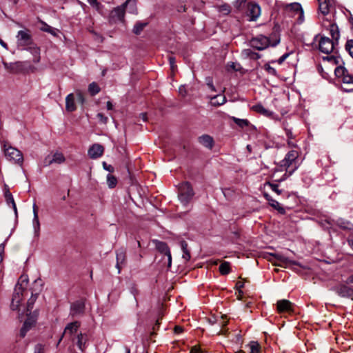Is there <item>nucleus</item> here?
Listing matches in <instances>:
<instances>
[{"instance_id": "56", "label": "nucleus", "mask_w": 353, "mask_h": 353, "mask_svg": "<svg viewBox=\"0 0 353 353\" xmlns=\"http://www.w3.org/2000/svg\"><path fill=\"white\" fill-rule=\"evenodd\" d=\"M333 222L334 221H331V220H325V223H322V225L323 227L325 228H329L330 227H331L332 225H333Z\"/></svg>"}, {"instance_id": "31", "label": "nucleus", "mask_w": 353, "mask_h": 353, "mask_svg": "<svg viewBox=\"0 0 353 353\" xmlns=\"http://www.w3.org/2000/svg\"><path fill=\"white\" fill-rule=\"evenodd\" d=\"M336 224L343 230H351L353 227V225L349 221L341 218L336 221Z\"/></svg>"}, {"instance_id": "26", "label": "nucleus", "mask_w": 353, "mask_h": 353, "mask_svg": "<svg viewBox=\"0 0 353 353\" xmlns=\"http://www.w3.org/2000/svg\"><path fill=\"white\" fill-rule=\"evenodd\" d=\"M329 31L332 39L335 40L336 43H338L340 33L337 25L336 23H330L329 26Z\"/></svg>"}, {"instance_id": "33", "label": "nucleus", "mask_w": 353, "mask_h": 353, "mask_svg": "<svg viewBox=\"0 0 353 353\" xmlns=\"http://www.w3.org/2000/svg\"><path fill=\"white\" fill-rule=\"evenodd\" d=\"M32 227L34 229V236L38 238L40 236V222L39 217H33Z\"/></svg>"}, {"instance_id": "13", "label": "nucleus", "mask_w": 353, "mask_h": 353, "mask_svg": "<svg viewBox=\"0 0 353 353\" xmlns=\"http://www.w3.org/2000/svg\"><path fill=\"white\" fill-rule=\"evenodd\" d=\"M248 16L250 17V20L255 21L261 14L260 6L254 3H249L248 4Z\"/></svg>"}, {"instance_id": "39", "label": "nucleus", "mask_w": 353, "mask_h": 353, "mask_svg": "<svg viewBox=\"0 0 353 353\" xmlns=\"http://www.w3.org/2000/svg\"><path fill=\"white\" fill-rule=\"evenodd\" d=\"M347 70L344 67H337L335 69V74L337 77L341 78V79L344 77L345 74L347 73Z\"/></svg>"}, {"instance_id": "32", "label": "nucleus", "mask_w": 353, "mask_h": 353, "mask_svg": "<svg viewBox=\"0 0 353 353\" xmlns=\"http://www.w3.org/2000/svg\"><path fill=\"white\" fill-rule=\"evenodd\" d=\"M136 2L137 0H126L124 3L125 8L128 7V11L130 13H137Z\"/></svg>"}, {"instance_id": "64", "label": "nucleus", "mask_w": 353, "mask_h": 353, "mask_svg": "<svg viewBox=\"0 0 353 353\" xmlns=\"http://www.w3.org/2000/svg\"><path fill=\"white\" fill-rule=\"evenodd\" d=\"M345 283L346 284L353 283V275H351L348 278H347V279L345 280Z\"/></svg>"}, {"instance_id": "21", "label": "nucleus", "mask_w": 353, "mask_h": 353, "mask_svg": "<svg viewBox=\"0 0 353 353\" xmlns=\"http://www.w3.org/2000/svg\"><path fill=\"white\" fill-rule=\"evenodd\" d=\"M333 4V0H323V1L319 3V8L320 12L324 15L327 14L330 12V8L332 6Z\"/></svg>"}, {"instance_id": "20", "label": "nucleus", "mask_w": 353, "mask_h": 353, "mask_svg": "<svg viewBox=\"0 0 353 353\" xmlns=\"http://www.w3.org/2000/svg\"><path fill=\"white\" fill-rule=\"evenodd\" d=\"M88 336L86 334L80 333L77 337V345L81 351H84L86 347Z\"/></svg>"}, {"instance_id": "52", "label": "nucleus", "mask_w": 353, "mask_h": 353, "mask_svg": "<svg viewBox=\"0 0 353 353\" xmlns=\"http://www.w3.org/2000/svg\"><path fill=\"white\" fill-rule=\"evenodd\" d=\"M77 94V101L81 103V104H83L85 102V98L83 95V94L80 91H77L76 92Z\"/></svg>"}, {"instance_id": "25", "label": "nucleus", "mask_w": 353, "mask_h": 353, "mask_svg": "<svg viewBox=\"0 0 353 353\" xmlns=\"http://www.w3.org/2000/svg\"><path fill=\"white\" fill-rule=\"evenodd\" d=\"M116 258H117L116 267L119 270L118 272L119 273L120 270H121V265L124 263V262L125 261V252L123 249L117 250Z\"/></svg>"}, {"instance_id": "11", "label": "nucleus", "mask_w": 353, "mask_h": 353, "mask_svg": "<svg viewBox=\"0 0 353 353\" xmlns=\"http://www.w3.org/2000/svg\"><path fill=\"white\" fill-rule=\"evenodd\" d=\"M80 327V323L79 321H74L68 323L64 330L63 333L61 336L57 345H59L65 335H69L71 336L73 334L76 333Z\"/></svg>"}, {"instance_id": "15", "label": "nucleus", "mask_w": 353, "mask_h": 353, "mask_svg": "<svg viewBox=\"0 0 353 353\" xmlns=\"http://www.w3.org/2000/svg\"><path fill=\"white\" fill-rule=\"evenodd\" d=\"M104 148L100 144H94L88 150V155L91 159H97L103 154Z\"/></svg>"}, {"instance_id": "1", "label": "nucleus", "mask_w": 353, "mask_h": 353, "mask_svg": "<svg viewBox=\"0 0 353 353\" xmlns=\"http://www.w3.org/2000/svg\"><path fill=\"white\" fill-rule=\"evenodd\" d=\"M28 282V276L21 275L18 283L15 285L14 292L12 299L11 309L17 310L23 301V292L26 290Z\"/></svg>"}, {"instance_id": "50", "label": "nucleus", "mask_w": 353, "mask_h": 353, "mask_svg": "<svg viewBox=\"0 0 353 353\" xmlns=\"http://www.w3.org/2000/svg\"><path fill=\"white\" fill-rule=\"evenodd\" d=\"M5 197L8 203H12L13 202H14V198H13L12 194L10 192L9 190H7L5 192Z\"/></svg>"}, {"instance_id": "60", "label": "nucleus", "mask_w": 353, "mask_h": 353, "mask_svg": "<svg viewBox=\"0 0 353 353\" xmlns=\"http://www.w3.org/2000/svg\"><path fill=\"white\" fill-rule=\"evenodd\" d=\"M221 10L225 14H228L230 11V7L228 5H223L221 8Z\"/></svg>"}, {"instance_id": "10", "label": "nucleus", "mask_w": 353, "mask_h": 353, "mask_svg": "<svg viewBox=\"0 0 353 353\" xmlns=\"http://www.w3.org/2000/svg\"><path fill=\"white\" fill-rule=\"evenodd\" d=\"M345 283L340 284L334 288L336 293L343 298L353 300V288L350 287Z\"/></svg>"}, {"instance_id": "51", "label": "nucleus", "mask_w": 353, "mask_h": 353, "mask_svg": "<svg viewBox=\"0 0 353 353\" xmlns=\"http://www.w3.org/2000/svg\"><path fill=\"white\" fill-rule=\"evenodd\" d=\"M51 155H48L43 160V165L48 166L53 163Z\"/></svg>"}, {"instance_id": "5", "label": "nucleus", "mask_w": 353, "mask_h": 353, "mask_svg": "<svg viewBox=\"0 0 353 353\" xmlns=\"http://www.w3.org/2000/svg\"><path fill=\"white\" fill-rule=\"evenodd\" d=\"M3 148L5 156L8 161L15 163H22L23 157L20 150L10 145L7 146L6 144H4Z\"/></svg>"}, {"instance_id": "22", "label": "nucleus", "mask_w": 353, "mask_h": 353, "mask_svg": "<svg viewBox=\"0 0 353 353\" xmlns=\"http://www.w3.org/2000/svg\"><path fill=\"white\" fill-rule=\"evenodd\" d=\"M210 104L213 106H219L226 102V98L223 94H216L210 97Z\"/></svg>"}, {"instance_id": "62", "label": "nucleus", "mask_w": 353, "mask_h": 353, "mask_svg": "<svg viewBox=\"0 0 353 353\" xmlns=\"http://www.w3.org/2000/svg\"><path fill=\"white\" fill-rule=\"evenodd\" d=\"M285 130L288 139H292L294 138L292 132L290 130L285 128Z\"/></svg>"}, {"instance_id": "19", "label": "nucleus", "mask_w": 353, "mask_h": 353, "mask_svg": "<svg viewBox=\"0 0 353 353\" xmlns=\"http://www.w3.org/2000/svg\"><path fill=\"white\" fill-rule=\"evenodd\" d=\"M270 256L272 257L270 260H275L276 261L280 262L285 265L289 264H296V262L290 261L283 254L279 253L271 254Z\"/></svg>"}, {"instance_id": "61", "label": "nucleus", "mask_w": 353, "mask_h": 353, "mask_svg": "<svg viewBox=\"0 0 353 353\" xmlns=\"http://www.w3.org/2000/svg\"><path fill=\"white\" fill-rule=\"evenodd\" d=\"M169 61H170V64L172 70H174V67H175V65H174L175 64V58L173 57H170Z\"/></svg>"}, {"instance_id": "17", "label": "nucleus", "mask_w": 353, "mask_h": 353, "mask_svg": "<svg viewBox=\"0 0 353 353\" xmlns=\"http://www.w3.org/2000/svg\"><path fill=\"white\" fill-rule=\"evenodd\" d=\"M265 198L268 201L269 204L275 210H276L279 213L284 214L285 213V210L284 208L281 206L280 203L272 199L271 196H270L267 193H264Z\"/></svg>"}, {"instance_id": "12", "label": "nucleus", "mask_w": 353, "mask_h": 353, "mask_svg": "<svg viewBox=\"0 0 353 353\" xmlns=\"http://www.w3.org/2000/svg\"><path fill=\"white\" fill-rule=\"evenodd\" d=\"M156 248L161 253L165 254L168 256V265L170 267L172 263V256L170 249L167 244L164 242L157 240L154 241Z\"/></svg>"}, {"instance_id": "44", "label": "nucleus", "mask_w": 353, "mask_h": 353, "mask_svg": "<svg viewBox=\"0 0 353 353\" xmlns=\"http://www.w3.org/2000/svg\"><path fill=\"white\" fill-rule=\"evenodd\" d=\"M265 185H268L277 194H281L282 192V190L279 189V185L277 184H274L270 182H266Z\"/></svg>"}, {"instance_id": "43", "label": "nucleus", "mask_w": 353, "mask_h": 353, "mask_svg": "<svg viewBox=\"0 0 353 353\" xmlns=\"http://www.w3.org/2000/svg\"><path fill=\"white\" fill-rule=\"evenodd\" d=\"M205 83L210 91H212V92L216 91V90L213 84V79L211 77H208L205 78Z\"/></svg>"}, {"instance_id": "29", "label": "nucleus", "mask_w": 353, "mask_h": 353, "mask_svg": "<svg viewBox=\"0 0 353 353\" xmlns=\"http://www.w3.org/2000/svg\"><path fill=\"white\" fill-rule=\"evenodd\" d=\"M28 50L33 55V62L38 63L40 61V48L36 46H29Z\"/></svg>"}, {"instance_id": "4", "label": "nucleus", "mask_w": 353, "mask_h": 353, "mask_svg": "<svg viewBox=\"0 0 353 353\" xmlns=\"http://www.w3.org/2000/svg\"><path fill=\"white\" fill-rule=\"evenodd\" d=\"M194 196L193 190L188 182L181 183L179 188V199L185 205Z\"/></svg>"}, {"instance_id": "2", "label": "nucleus", "mask_w": 353, "mask_h": 353, "mask_svg": "<svg viewBox=\"0 0 353 353\" xmlns=\"http://www.w3.org/2000/svg\"><path fill=\"white\" fill-rule=\"evenodd\" d=\"M297 157L298 152L296 150H291L288 152L284 159L281 161V166L285 167L286 170H288L292 165L293 162L296 161ZM296 168L297 167H295L292 170H287V172H289V174H287V173H285L282 178L279 180H277V181L281 182L285 180L287 177L291 175Z\"/></svg>"}, {"instance_id": "49", "label": "nucleus", "mask_w": 353, "mask_h": 353, "mask_svg": "<svg viewBox=\"0 0 353 353\" xmlns=\"http://www.w3.org/2000/svg\"><path fill=\"white\" fill-rule=\"evenodd\" d=\"M36 299H37V295L32 294V296L30 297V299L28 301V306H27L28 311L30 310L32 308Z\"/></svg>"}, {"instance_id": "36", "label": "nucleus", "mask_w": 353, "mask_h": 353, "mask_svg": "<svg viewBox=\"0 0 353 353\" xmlns=\"http://www.w3.org/2000/svg\"><path fill=\"white\" fill-rule=\"evenodd\" d=\"M219 271L223 275L229 274L230 272V263L227 261L223 262L219 266Z\"/></svg>"}, {"instance_id": "7", "label": "nucleus", "mask_w": 353, "mask_h": 353, "mask_svg": "<svg viewBox=\"0 0 353 353\" xmlns=\"http://www.w3.org/2000/svg\"><path fill=\"white\" fill-rule=\"evenodd\" d=\"M17 42L18 47L26 49V47L31 46L32 39L30 30H19L17 34Z\"/></svg>"}, {"instance_id": "14", "label": "nucleus", "mask_w": 353, "mask_h": 353, "mask_svg": "<svg viewBox=\"0 0 353 353\" xmlns=\"http://www.w3.org/2000/svg\"><path fill=\"white\" fill-rule=\"evenodd\" d=\"M276 309L279 313L292 312V303L286 299L279 300L276 303Z\"/></svg>"}, {"instance_id": "28", "label": "nucleus", "mask_w": 353, "mask_h": 353, "mask_svg": "<svg viewBox=\"0 0 353 353\" xmlns=\"http://www.w3.org/2000/svg\"><path fill=\"white\" fill-rule=\"evenodd\" d=\"M252 110L266 117H270L273 113L265 109L261 104H256L252 107Z\"/></svg>"}, {"instance_id": "46", "label": "nucleus", "mask_w": 353, "mask_h": 353, "mask_svg": "<svg viewBox=\"0 0 353 353\" xmlns=\"http://www.w3.org/2000/svg\"><path fill=\"white\" fill-rule=\"evenodd\" d=\"M42 30L45 31V32H49V33H50L51 34H52L54 36L57 35V30L55 29V28H53L51 26H48L46 24V27L42 28Z\"/></svg>"}, {"instance_id": "63", "label": "nucleus", "mask_w": 353, "mask_h": 353, "mask_svg": "<svg viewBox=\"0 0 353 353\" xmlns=\"http://www.w3.org/2000/svg\"><path fill=\"white\" fill-rule=\"evenodd\" d=\"M191 353H200L201 352V350L199 347H193L192 349H191V351H190Z\"/></svg>"}, {"instance_id": "53", "label": "nucleus", "mask_w": 353, "mask_h": 353, "mask_svg": "<svg viewBox=\"0 0 353 353\" xmlns=\"http://www.w3.org/2000/svg\"><path fill=\"white\" fill-rule=\"evenodd\" d=\"M97 117L102 123L105 124L108 122V117L104 116L102 113H98Z\"/></svg>"}, {"instance_id": "48", "label": "nucleus", "mask_w": 353, "mask_h": 353, "mask_svg": "<svg viewBox=\"0 0 353 353\" xmlns=\"http://www.w3.org/2000/svg\"><path fill=\"white\" fill-rule=\"evenodd\" d=\"M228 67L234 71H239L241 69L240 64L234 62H230L228 64Z\"/></svg>"}, {"instance_id": "8", "label": "nucleus", "mask_w": 353, "mask_h": 353, "mask_svg": "<svg viewBox=\"0 0 353 353\" xmlns=\"http://www.w3.org/2000/svg\"><path fill=\"white\" fill-rule=\"evenodd\" d=\"M85 300L81 299L73 302L70 305V315L72 317L82 316L85 312Z\"/></svg>"}, {"instance_id": "47", "label": "nucleus", "mask_w": 353, "mask_h": 353, "mask_svg": "<svg viewBox=\"0 0 353 353\" xmlns=\"http://www.w3.org/2000/svg\"><path fill=\"white\" fill-rule=\"evenodd\" d=\"M264 68L270 74L276 76V71L275 68L272 67L270 64H265L264 65Z\"/></svg>"}, {"instance_id": "45", "label": "nucleus", "mask_w": 353, "mask_h": 353, "mask_svg": "<svg viewBox=\"0 0 353 353\" xmlns=\"http://www.w3.org/2000/svg\"><path fill=\"white\" fill-rule=\"evenodd\" d=\"M342 81L344 83H353V76L350 74L348 70L347 73L345 74L344 77L342 79Z\"/></svg>"}, {"instance_id": "3", "label": "nucleus", "mask_w": 353, "mask_h": 353, "mask_svg": "<svg viewBox=\"0 0 353 353\" xmlns=\"http://www.w3.org/2000/svg\"><path fill=\"white\" fill-rule=\"evenodd\" d=\"M279 40H277L273 43H271L270 39L263 35H259L254 38H252L250 41V46L256 48L259 50H263L268 48L269 46H276L279 43Z\"/></svg>"}, {"instance_id": "18", "label": "nucleus", "mask_w": 353, "mask_h": 353, "mask_svg": "<svg viewBox=\"0 0 353 353\" xmlns=\"http://www.w3.org/2000/svg\"><path fill=\"white\" fill-rule=\"evenodd\" d=\"M35 323V321L31 318H28L22 327L21 328L20 330V336L23 338L26 335V333L30 330V328L33 326V325Z\"/></svg>"}, {"instance_id": "9", "label": "nucleus", "mask_w": 353, "mask_h": 353, "mask_svg": "<svg viewBox=\"0 0 353 353\" xmlns=\"http://www.w3.org/2000/svg\"><path fill=\"white\" fill-rule=\"evenodd\" d=\"M336 43V41L330 38L322 37L319 43V50L323 53L330 54L333 51Z\"/></svg>"}, {"instance_id": "30", "label": "nucleus", "mask_w": 353, "mask_h": 353, "mask_svg": "<svg viewBox=\"0 0 353 353\" xmlns=\"http://www.w3.org/2000/svg\"><path fill=\"white\" fill-rule=\"evenodd\" d=\"M181 248L183 252L182 258L188 261L190 259V250L188 248V243L185 241H181L180 243Z\"/></svg>"}, {"instance_id": "37", "label": "nucleus", "mask_w": 353, "mask_h": 353, "mask_svg": "<svg viewBox=\"0 0 353 353\" xmlns=\"http://www.w3.org/2000/svg\"><path fill=\"white\" fill-rule=\"evenodd\" d=\"M88 90L90 94L94 96L100 92V88L95 82H92L89 85Z\"/></svg>"}, {"instance_id": "58", "label": "nucleus", "mask_w": 353, "mask_h": 353, "mask_svg": "<svg viewBox=\"0 0 353 353\" xmlns=\"http://www.w3.org/2000/svg\"><path fill=\"white\" fill-rule=\"evenodd\" d=\"M103 168L110 172L114 171V168L111 165H108L105 162L103 163Z\"/></svg>"}, {"instance_id": "40", "label": "nucleus", "mask_w": 353, "mask_h": 353, "mask_svg": "<svg viewBox=\"0 0 353 353\" xmlns=\"http://www.w3.org/2000/svg\"><path fill=\"white\" fill-rule=\"evenodd\" d=\"M234 123L241 128H244L248 125L249 121L247 119H238L236 117L232 118Z\"/></svg>"}, {"instance_id": "35", "label": "nucleus", "mask_w": 353, "mask_h": 353, "mask_svg": "<svg viewBox=\"0 0 353 353\" xmlns=\"http://www.w3.org/2000/svg\"><path fill=\"white\" fill-rule=\"evenodd\" d=\"M53 163L60 164L65 161V159L63 154L61 152H55L52 155Z\"/></svg>"}, {"instance_id": "57", "label": "nucleus", "mask_w": 353, "mask_h": 353, "mask_svg": "<svg viewBox=\"0 0 353 353\" xmlns=\"http://www.w3.org/2000/svg\"><path fill=\"white\" fill-rule=\"evenodd\" d=\"M243 285H244V284H243V282H241V281H238V282L236 283V289L239 290V294L243 293V292H242V290H241V288H243Z\"/></svg>"}, {"instance_id": "42", "label": "nucleus", "mask_w": 353, "mask_h": 353, "mask_svg": "<svg viewBox=\"0 0 353 353\" xmlns=\"http://www.w3.org/2000/svg\"><path fill=\"white\" fill-rule=\"evenodd\" d=\"M249 345H250L251 353H259L260 346L257 342L252 341V342H250Z\"/></svg>"}, {"instance_id": "34", "label": "nucleus", "mask_w": 353, "mask_h": 353, "mask_svg": "<svg viewBox=\"0 0 353 353\" xmlns=\"http://www.w3.org/2000/svg\"><path fill=\"white\" fill-rule=\"evenodd\" d=\"M147 25H148V23H146V22H141V21L137 22L133 28V32L137 35L140 34L141 32L143 31V30Z\"/></svg>"}, {"instance_id": "16", "label": "nucleus", "mask_w": 353, "mask_h": 353, "mask_svg": "<svg viewBox=\"0 0 353 353\" xmlns=\"http://www.w3.org/2000/svg\"><path fill=\"white\" fill-rule=\"evenodd\" d=\"M198 141L203 146L212 149L214 145L213 138L208 134H203L198 138Z\"/></svg>"}, {"instance_id": "23", "label": "nucleus", "mask_w": 353, "mask_h": 353, "mask_svg": "<svg viewBox=\"0 0 353 353\" xmlns=\"http://www.w3.org/2000/svg\"><path fill=\"white\" fill-rule=\"evenodd\" d=\"M65 109L68 112H73L76 110L74 97L72 93L69 94L65 98Z\"/></svg>"}, {"instance_id": "24", "label": "nucleus", "mask_w": 353, "mask_h": 353, "mask_svg": "<svg viewBox=\"0 0 353 353\" xmlns=\"http://www.w3.org/2000/svg\"><path fill=\"white\" fill-rule=\"evenodd\" d=\"M124 14H125L124 3L122 6L114 8L112 11V17L114 18H117L118 20H120V21H122L123 19Z\"/></svg>"}, {"instance_id": "41", "label": "nucleus", "mask_w": 353, "mask_h": 353, "mask_svg": "<svg viewBox=\"0 0 353 353\" xmlns=\"http://www.w3.org/2000/svg\"><path fill=\"white\" fill-rule=\"evenodd\" d=\"M345 48L349 54L353 58V39L347 40Z\"/></svg>"}, {"instance_id": "54", "label": "nucleus", "mask_w": 353, "mask_h": 353, "mask_svg": "<svg viewBox=\"0 0 353 353\" xmlns=\"http://www.w3.org/2000/svg\"><path fill=\"white\" fill-rule=\"evenodd\" d=\"M5 245L4 243L0 244V263L3 261L4 254Z\"/></svg>"}, {"instance_id": "38", "label": "nucleus", "mask_w": 353, "mask_h": 353, "mask_svg": "<svg viewBox=\"0 0 353 353\" xmlns=\"http://www.w3.org/2000/svg\"><path fill=\"white\" fill-rule=\"evenodd\" d=\"M107 183L110 188H113L117 185V178L114 176L109 174L107 176Z\"/></svg>"}, {"instance_id": "6", "label": "nucleus", "mask_w": 353, "mask_h": 353, "mask_svg": "<svg viewBox=\"0 0 353 353\" xmlns=\"http://www.w3.org/2000/svg\"><path fill=\"white\" fill-rule=\"evenodd\" d=\"M285 13L289 17H294L295 15L298 16L299 23H301L303 21L304 16H303V10L301 8V6L299 3H292L287 5L285 7Z\"/></svg>"}, {"instance_id": "27", "label": "nucleus", "mask_w": 353, "mask_h": 353, "mask_svg": "<svg viewBox=\"0 0 353 353\" xmlns=\"http://www.w3.org/2000/svg\"><path fill=\"white\" fill-rule=\"evenodd\" d=\"M241 54L245 58H249L253 60H257L261 58V55L257 52L252 51L251 49H245L242 51Z\"/></svg>"}, {"instance_id": "59", "label": "nucleus", "mask_w": 353, "mask_h": 353, "mask_svg": "<svg viewBox=\"0 0 353 353\" xmlns=\"http://www.w3.org/2000/svg\"><path fill=\"white\" fill-rule=\"evenodd\" d=\"M289 56V54L288 53H285L283 55H282L278 60H277V62L279 64H281L285 59L286 58Z\"/></svg>"}, {"instance_id": "55", "label": "nucleus", "mask_w": 353, "mask_h": 353, "mask_svg": "<svg viewBox=\"0 0 353 353\" xmlns=\"http://www.w3.org/2000/svg\"><path fill=\"white\" fill-rule=\"evenodd\" d=\"M179 94L181 95L182 97H185L187 94V90L185 89V85H181L179 88Z\"/></svg>"}]
</instances>
